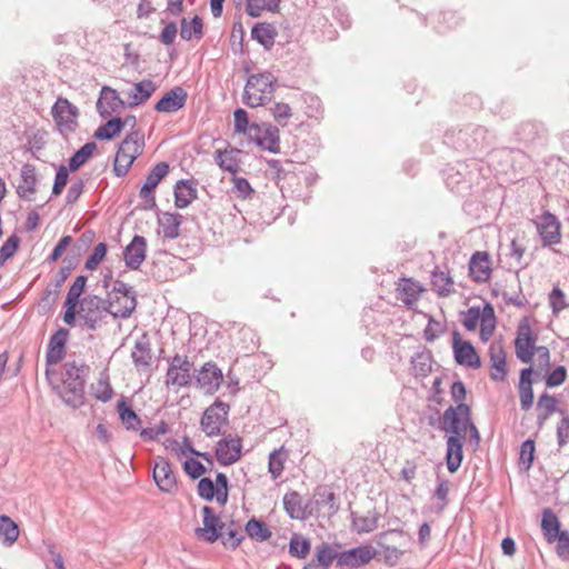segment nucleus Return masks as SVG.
Here are the masks:
<instances>
[{"mask_svg":"<svg viewBox=\"0 0 569 569\" xmlns=\"http://www.w3.org/2000/svg\"><path fill=\"white\" fill-rule=\"evenodd\" d=\"M537 321L531 317H522L517 326L515 353L522 363H530L529 375L546 376L550 369V350L538 346Z\"/></svg>","mask_w":569,"mask_h":569,"instance_id":"nucleus-1","label":"nucleus"},{"mask_svg":"<svg viewBox=\"0 0 569 569\" xmlns=\"http://www.w3.org/2000/svg\"><path fill=\"white\" fill-rule=\"evenodd\" d=\"M90 373V367L83 362L67 361L63 363L61 373V385H54L53 391L62 399V401L78 409L84 405L86 400V382Z\"/></svg>","mask_w":569,"mask_h":569,"instance_id":"nucleus-2","label":"nucleus"},{"mask_svg":"<svg viewBox=\"0 0 569 569\" xmlns=\"http://www.w3.org/2000/svg\"><path fill=\"white\" fill-rule=\"evenodd\" d=\"M277 86L278 80L270 71L250 74L246 81L242 102L249 108L266 106L271 101Z\"/></svg>","mask_w":569,"mask_h":569,"instance_id":"nucleus-3","label":"nucleus"},{"mask_svg":"<svg viewBox=\"0 0 569 569\" xmlns=\"http://www.w3.org/2000/svg\"><path fill=\"white\" fill-rule=\"evenodd\" d=\"M144 149V134L141 130L129 132L118 146L113 161V172L117 177H124L134 160L142 154Z\"/></svg>","mask_w":569,"mask_h":569,"instance_id":"nucleus-4","label":"nucleus"},{"mask_svg":"<svg viewBox=\"0 0 569 569\" xmlns=\"http://www.w3.org/2000/svg\"><path fill=\"white\" fill-rule=\"evenodd\" d=\"M462 326L468 331H475L479 327V338L482 342H487L493 336L497 327V318L491 303L486 302L483 307L472 306L462 312Z\"/></svg>","mask_w":569,"mask_h":569,"instance_id":"nucleus-5","label":"nucleus"},{"mask_svg":"<svg viewBox=\"0 0 569 569\" xmlns=\"http://www.w3.org/2000/svg\"><path fill=\"white\" fill-rule=\"evenodd\" d=\"M443 429L450 436L466 439L468 429L478 438V430L471 423L470 408L465 403H459L456 408H448L442 417Z\"/></svg>","mask_w":569,"mask_h":569,"instance_id":"nucleus-6","label":"nucleus"},{"mask_svg":"<svg viewBox=\"0 0 569 569\" xmlns=\"http://www.w3.org/2000/svg\"><path fill=\"white\" fill-rule=\"evenodd\" d=\"M51 116L56 123L57 130L63 138H68L69 133L74 132L79 126L78 118L80 111L78 107L71 103L64 97H58L51 107Z\"/></svg>","mask_w":569,"mask_h":569,"instance_id":"nucleus-7","label":"nucleus"},{"mask_svg":"<svg viewBox=\"0 0 569 569\" xmlns=\"http://www.w3.org/2000/svg\"><path fill=\"white\" fill-rule=\"evenodd\" d=\"M230 406L219 398L203 411L200 428L208 437L223 435L222 427L229 423Z\"/></svg>","mask_w":569,"mask_h":569,"instance_id":"nucleus-8","label":"nucleus"},{"mask_svg":"<svg viewBox=\"0 0 569 569\" xmlns=\"http://www.w3.org/2000/svg\"><path fill=\"white\" fill-rule=\"evenodd\" d=\"M170 166L166 161L156 163L148 172L144 183L141 186L139 196L143 203L139 207L149 211L157 209L156 189L164 177L169 173Z\"/></svg>","mask_w":569,"mask_h":569,"instance_id":"nucleus-9","label":"nucleus"},{"mask_svg":"<svg viewBox=\"0 0 569 569\" xmlns=\"http://www.w3.org/2000/svg\"><path fill=\"white\" fill-rule=\"evenodd\" d=\"M201 512L203 527L196 528L194 536L198 540L214 543L222 537V530L226 529L227 525L221 521L220 517L210 506H203Z\"/></svg>","mask_w":569,"mask_h":569,"instance_id":"nucleus-10","label":"nucleus"},{"mask_svg":"<svg viewBox=\"0 0 569 569\" xmlns=\"http://www.w3.org/2000/svg\"><path fill=\"white\" fill-rule=\"evenodd\" d=\"M452 351L458 365L473 370L481 368L482 361L476 348L470 341L463 340L459 332L452 336Z\"/></svg>","mask_w":569,"mask_h":569,"instance_id":"nucleus-11","label":"nucleus"},{"mask_svg":"<svg viewBox=\"0 0 569 569\" xmlns=\"http://www.w3.org/2000/svg\"><path fill=\"white\" fill-rule=\"evenodd\" d=\"M489 378L493 382H505L509 373L507 351L500 341H493L488 348Z\"/></svg>","mask_w":569,"mask_h":569,"instance_id":"nucleus-12","label":"nucleus"},{"mask_svg":"<svg viewBox=\"0 0 569 569\" xmlns=\"http://www.w3.org/2000/svg\"><path fill=\"white\" fill-rule=\"evenodd\" d=\"M152 478L158 489L164 493L173 495L178 490L177 477L170 461L164 457H156Z\"/></svg>","mask_w":569,"mask_h":569,"instance_id":"nucleus-13","label":"nucleus"},{"mask_svg":"<svg viewBox=\"0 0 569 569\" xmlns=\"http://www.w3.org/2000/svg\"><path fill=\"white\" fill-rule=\"evenodd\" d=\"M376 556V549L370 545L358 546L340 552L338 567L357 569L369 563Z\"/></svg>","mask_w":569,"mask_h":569,"instance_id":"nucleus-14","label":"nucleus"},{"mask_svg":"<svg viewBox=\"0 0 569 569\" xmlns=\"http://www.w3.org/2000/svg\"><path fill=\"white\" fill-rule=\"evenodd\" d=\"M536 227L543 246L560 243L561 223L555 214L543 212L536 221Z\"/></svg>","mask_w":569,"mask_h":569,"instance_id":"nucleus-15","label":"nucleus"},{"mask_svg":"<svg viewBox=\"0 0 569 569\" xmlns=\"http://www.w3.org/2000/svg\"><path fill=\"white\" fill-rule=\"evenodd\" d=\"M214 456L221 466H231L242 456V439L229 435L217 442Z\"/></svg>","mask_w":569,"mask_h":569,"instance_id":"nucleus-16","label":"nucleus"},{"mask_svg":"<svg viewBox=\"0 0 569 569\" xmlns=\"http://www.w3.org/2000/svg\"><path fill=\"white\" fill-rule=\"evenodd\" d=\"M469 277L477 283H487L492 277V259L487 251H476L469 260Z\"/></svg>","mask_w":569,"mask_h":569,"instance_id":"nucleus-17","label":"nucleus"},{"mask_svg":"<svg viewBox=\"0 0 569 569\" xmlns=\"http://www.w3.org/2000/svg\"><path fill=\"white\" fill-rule=\"evenodd\" d=\"M69 336V330L63 327H59L51 335L47 346L46 365H58L64 359Z\"/></svg>","mask_w":569,"mask_h":569,"instance_id":"nucleus-18","label":"nucleus"},{"mask_svg":"<svg viewBox=\"0 0 569 569\" xmlns=\"http://www.w3.org/2000/svg\"><path fill=\"white\" fill-rule=\"evenodd\" d=\"M131 359L138 372H148L151 370L152 351L148 332H143L136 340L131 350Z\"/></svg>","mask_w":569,"mask_h":569,"instance_id":"nucleus-19","label":"nucleus"},{"mask_svg":"<svg viewBox=\"0 0 569 569\" xmlns=\"http://www.w3.org/2000/svg\"><path fill=\"white\" fill-rule=\"evenodd\" d=\"M123 261L128 269L138 270L147 257V239L134 234L123 249Z\"/></svg>","mask_w":569,"mask_h":569,"instance_id":"nucleus-20","label":"nucleus"},{"mask_svg":"<svg viewBox=\"0 0 569 569\" xmlns=\"http://www.w3.org/2000/svg\"><path fill=\"white\" fill-rule=\"evenodd\" d=\"M188 99L187 91L176 86L167 91L153 106L157 112L173 113L182 109Z\"/></svg>","mask_w":569,"mask_h":569,"instance_id":"nucleus-21","label":"nucleus"},{"mask_svg":"<svg viewBox=\"0 0 569 569\" xmlns=\"http://www.w3.org/2000/svg\"><path fill=\"white\" fill-rule=\"evenodd\" d=\"M260 126L261 131L250 133V140L263 150L278 153L280 151V131L278 127L264 122Z\"/></svg>","mask_w":569,"mask_h":569,"instance_id":"nucleus-22","label":"nucleus"},{"mask_svg":"<svg viewBox=\"0 0 569 569\" xmlns=\"http://www.w3.org/2000/svg\"><path fill=\"white\" fill-rule=\"evenodd\" d=\"M223 381V373L218 366L212 362H206L196 376V382L199 387L206 388V392L213 395Z\"/></svg>","mask_w":569,"mask_h":569,"instance_id":"nucleus-23","label":"nucleus"},{"mask_svg":"<svg viewBox=\"0 0 569 569\" xmlns=\"http://www.w3.org/2000/svg\"><path fill=\"white\" fill-rule=\"evenodd\" d=\"M126 102L120 98L117 90L104 86L100 91V97L97 101V111L103 119L111 117L112 112L123 108Z\"/></svg>","mask_w":569,"mask_h":569,"instance_id":"nucleus-24","label":"nucleus"},{"mask_svg":"<svg viewBox=\"0 0 569 569\" xmlns=\"http://www.w3.org/2000/svg\"><path fill=\"white\" fill-rule=\"evenodd\" d=\"M174 206L184 209L198 198L197 181L194 179H180L173 186Z\"/></svg>","mask_w":569,"mask_h":569,"instance_id":"nucleus-25","label":"nucleus"},{"mask_svg":"<svg viewBox=\"0 0 569 569\" xmlns=\"http://www.w3.org/2000/svg\"><path fill=\"white\" fill-rule=\"evenodd\" d=\"M431 290L439 297H448L455 292V281L447 267L436 268L431 273Z\"/></svg>","mask_w":569,"mask_h":569,"instance_id":"nucleus-26","label":"nucleus"},{"mask_svg":"<svg viewBox=\"0 0 569 569\" xmlns=\"http://www.w3.org/2000/svg\"><path fill=\"white\" fill-rule=\"evenodd\" d=\"M36 166L31 163H24L21 168L20 178L21 183L17 187V194L19 198L23 200L31 201L32 198H30L28 194H33L37 192V172H36Z\"/></svg>","mask_w":569,"mask_h":569,"instance_id":"nucleus-27","label":"nucleus"},{"mask_svg":"<svg viewBox=\"0 0 569 569\" xmlns=\"http://www.w3.org/2000/svg\"><path fill=\"white\" fill-rule=\"evenodd\" d=\"M111 292L120 293L130 300L129 305L124 306L120 310H117L116 313H112V317L114 319H117V318L128 319L129 317H131V315L133 313V311L136 310V308L138 306L137 292L133 290V288L130 287L129 284L124 283L122 280L118 279L114 281V286H113Z\"/></svg>","mask_w":569,"mask_h":569,"instance_id":"nucleus-28","label":"nucleus"},{"mask_svg":"<svg viewBox=\"0 0 569 569\" xmlns=\"http://www.w3.org/2000/svg\"><path fill=\"white\" fill-rule=\"evenodd\" d=\"M283 509L291 519L306 520L312 512L302 508V497L298 491H288L282 499Z\"/></svg>","mask_w":569,"mask_h":569,"instance_id":"nucleus-29","label":"nucleus"},{"mask_svg":"<svg viewBox=\"0 0 569 569\" xmlns=\"http://www.w3.org/2000/svg\"><path fill=\"white\" fill-rule=\"evenodd\" d=\"M117 412L123 427L129 431H138L142 420L128 402L127 398L121 397L117 402Z\"/></svg>","mask_w":569,"mask_h":569,"instance_id":"nucleus-30","label":"nucleus"},{"mask_svg":"<svg viewBox=\"0 0 569 569\" xmlns=\"http://www.w3.org/2000/svg\"><path fill=\"white\" fill-rule=\"evenodd\" d=\"M277 34L276 27L269 22H257L251 28V38L266 50H270L273 47Z\"/></svg>","mask_w":569,"mask_h":569,"instance_id":"nucleus-31","label":"nucleus"},{"mask_svg":"<svg viewBox=\"0 0 569 569\" xmlns=\"http://www.w3.org/2000/svg\"><path fill=\"white\" fill-rule=\"evenodd\" d=\"M532 378L529 375V369H522L519 375L518 393L520 406L523 411H529L533 405V388Z\"/></svg>","mask_w":569,"mask_h":569,"instance_id":"nucleus-32","label":"nucleus"},{"mask_svg":"<svg viewBox=\"0 0 569 569\" xmlns=\"http://www.w3.org/2000/svg\"><path fill=\"white\" fill-rule=\"evenodd\" d=\"M463 440L453 436H449L447 440L446 462L450 472H456L461 466Z\"/></svg>","mask_w":569,"mask_h":569,"instance_id":"nucleus-33","label":"nucleus"},{"mask_svg":"<svg viewBox=\"0 0 569 569\" xmlns=\"http://www.w3.org/2000/svg\"><path fill=\"white\" fill-rule=\"evenodd\" d=\"M558 399L547 392L542 393L537 401L536 412H537V423L539 427H542L546 421L556 413L558 409Z\"/></svg>","mask_w":569,"mask_h":569,"instance_id":"nucleus-34","label":"nucleus"},{"mask_svg":"<svg viewBox=\"0 0 569 569\" xmlns=\"http://www.w3.org/2000/svg\"><path fill=\"white\" fill-rule=\"evenodd\" d=\"M204 36L203 21L198 14L190 20L182 18L180 21V37L189 41L191 39L201 40Z\"/></svg>","mask_w":569,"mask_h":569,"instance_id":"nucleus-35","label":"nucleus"},{"mask_svg":"<svg viewBox=\"0 0 569 569\" xmlns=\"http://www.w3.org/2000/svg\"><path fill=\"white\" fill-rule=\"evenodd\" d=\"M183 217L178 212H163L158 219L159 226L163 229V237L167 239H177L180 236V226Z\"/></svg>","mask_w":569,"mask_h":569,"instance_id":"nucleus-36","label":"nucleus"},{"mask_svg":"<svg viewBox=\"0 0 569 569\" xmlns=\"http://www.w3.org/2000/svg\"><path fill=\"white\" fill-rule=\"evenodd\" d=\"M241 150L237 148H230V150H216L214 151V160L217 164L227 172L236 174L239 170V159L237 154H239Z\"/></svg>","mask_w":569,"mask_h":569,"instance_id":"nucleus-37","label":"nucleus"},{"mask_svg":"<svg viewBox=\"0 0 569 569\" xmlns=\"http://www.w3.org/2000/svg\"><path fill=\"white\" fill-rule=\"evenodd\" d=\"M20 536L19 525L9 516H0V540L3 546L11 547Z\"/></svg>","mask_w":569,"mask_h":569,"instance_id":"nucleus-38","label":"nucleus"},{"mask_svg":"<svg viewBox=\"0 0 569 569\" xmlns=\"http://www.w3.org/2000/svg\"><path fill=\"white\" fill-rule=\"evenodd\" d=\"M244 531L248 537L257 542H263L271 538L272 531L268 525L256 517L250 518L246 526Z\"/></svg>","mask_w":569,"mask_h":569,"instance_id":"nucleus-39","label":"nucleus"},{"mask_svg":"<svg viewBox=\"0 0 569 569\" xmlns=\"http://www.w3.org/2000/svg\"><path fill=\"white\" fill-rule=\"evenodd\" d=\"M121 124L120 116L108 118V120L93 132V138L100 141H111L121 133Z\"/></svg>","mask_w":569,"mask_h":569,"instance_id":"nucleus-40","label":"nucleus"},{"mask_svg":"<svg viewBox=\"0 0 569 569\" xmlns=\"http://www.w3.org/2000/svg\"><path fill=\"white\" fill-rule=\"evenodd\" d=\"M96 150V142H86L68 159L67 167L70 169L71 172L78 171L92 157Z\"/></svg>","mask_w":569,"mask_h":569,"instance_id":"nucleus-41","label":"nucleus"},{"mask_svg":"<svg viewBox=\"0 0 569 569\" xmlns=\"http://www.w3.org/2000/svg\"><path fill=\"white\" fill-rule=\"evenodd\" d=\"M398 298L408 307H411L417 300L423 288L412 279H402V283L398 287Z\"/></svg>","mask_w":569,"mask_h":569,"instance_id":"nucleus-42","label":"nucleus"},{"mask_svg":"<svg viewBox=\"0 0 569 569\" xmlns=\"http://www.w3.org/2000/svg\"><path fill=\"white\" fill-rule=\"evenodd\" d=\"M281 0H247L246 12L251 18H258L263 10L278 12Z\"/></svg>","mask_w":569,"mask_h":569,"instance_id":"nucleus-43","label":"nucleus"},{"mask_svg":"<svg viewBox=\"0 0 569 569\" xmlns=\"http://www.w3.org/2000/svg\"><path fill=\"white\" fill-rule=\"evenodd\" d=\"M541 529L549 543L555 542L557 536L562 532L557 516L550 510H546L542 515Z\"/></svg>","mask_w":569,"mask_h":569,"instance_id":"nucleus-44","label":"nucleus"},{"mask_svg":"<svg viewBox=\"0 0 569 569\" xmlns=\"http://www.w3.org/2000/svg\"><path fill=\"white\" fill-rule=\"evenodd\" d=\"M288 550L290 556L306 559L311 550V541L299 533H293L289 540Z\"/></svg>","mask_w":569,"mask_h":569,"instance_id":"nucleus-45","label":"nucleus"},{"mask_svg":"<svg viewBox=\"0 0 569 569\" xmlns=\"http://www.w3.org/2000/svg\"><path fill=\"white\" fill-rule=\"evenodd\" d=\"M234 120V132L246 134L252 132H260L261 126L253 122H249L248 112L242 108H237L233 112Z\"/></svg>","mask_w":569,"mask_h":569,"instance_id":"nucleus-46","label":"nucleus"},{"mask_svg":"<svg viewBox=\"0 0 569 569\" xmlns=\"http://www.w3.org/2000/svg\"><path fill=\"white\" fill-rule=\"evenodd\" d=\"M352 528L357 532H371L378 527L379 515L373 510L371 516H358L356 511L350 512Z\"/></svg>","mask_w":569,"mask_h":569,"instance_id":"nucleus-47","label":"nucleus"},{"mask_svg":"<svg viewBox=\"0 0 569 569\" xmlns=\"http://www.w3.org/2000/svg\"><path fill=\"white\" fill-rule=\"evenodd\" d=\"M340 552L335 550L328 542H321L316 547L315 550V563L317 566H331V563L336 560L338 563Z\"/></svg>","mask_w":569,"mask_h":569,"instance_id":"nucleus-48","label":"nucleus"},{"mask_svg":"<svg viewBox=\"0 0 569 569\" xmlns=\"http://www.w3.org/2000/svg\"><path fill=\"white\" fill-rule=\"evenodd\" d=\"M411 372L417 382H421L425 387L423 380L427 377V355L425 350L417 351L411 356Z\"/></svg>","mask_w":569,"mask_h":569,"instance_id":"nucleus-49","label":"nucleus"},{"mask_svg":"<svg viewBox=\"0 0 569 569\" xmlns=\"http://www.w3.org/2000/svg\"><path fill=\"white\" fill-rule=\"evenodd\" d=\"M287 458V455L283 451V448L273 450L269 455V461H268V470L271 475V478L273 480L278 479L284 469V460Z\"/></svg>","mask_w":569,"mask_h":569,"instance_id":"nucleus-50","label":"nucleus"},{"mask_svg":"<svg viewBox=\"0 0 569 569\" xmlns=\"http://www.w3.org/2000/svg\"><path fill=\"white\" fill-rule=\"evenodd\" d=\"M102 306L103 299L97 295H88L86 296L81 303L78 313L89 315V316H98L102 315Z\"/></svg>","mask_w":569,"mask_h":569,"instance_id":"nucleus-51","label":"nucleus"},{"mask_svg":"<svg viewBox=\"0 0 569 569\" xmlns=\"http://www.w3.org/2000/svg\"><path fill=\"white\" fill-rule=\"evenodd\" d=\"M548 302L553 316H558L561 311L569 307L567 296L559 286H555L548 296Z\"/></svg>","mask_w":569,"mask_h":569,"instance_id":"nucleus-52","label":"nucleus"},{"mask_svg":"<svg viewBox=\"0 0 569 569\" xmlns=\"http://www.w3.org/2000/svg\"><path fill=\"white\" fill-rule=\"evenodd\" d=\"M318 499L317 503L320 506H328L329 507V515H335L339 510V503L337 502V497L335 492L328 490L326 487L319 486L316 488L315 493Z\"/></svg>","mask_w":569,"mask_h":569,"instance_id":"nucleus-53","label":"nucleus"},{"mask_svg":"<svg viewBox=\"0 0 569 569\" xmlns=\"http://www.w3.org/2000/svg\"><path fill=\"white\" fill-rule=\"evenodd\" d=\"M21 243V239L16 234H11L0 247V268L11 258L14 257Z\"/></svg>","mask_w":569,"mask_h":569,"instance_id":"nucleus-54","label":"nucleus"},{"mask_svg":"<svg viewBox=\"0 0 569 569\" xmlns=\"http://www.w3.org/2000/svg\"><path fill=\"white\" fill-rule=\"evenodd\" d=\"M108 252V244L106 242H99L89 254L84 262V269L96 270L98 266L104 260Z\"/></svg>","mask_w":569,"mask_h":569,"instance_id":"nucleus-55","label":"nucleus"},{"mask_svg":"<svg viewBox=\"0 0 569 569\" xmlns=\"http://www.w3.org/2000/svg\"><path fill=\"white\" fill-rule=\"evenodd\" d=\"M70 172V169L64 164H60L59 167H57L51 190L52 197H58L62 193L63 189L68 183Z\"/></svg>","mask_w":569,"mask_h":569,"instance_id":"nucleus-56","label":"nucleus"},{"mask_svg":"<svg viewBox=\"0 0 569 569\" xmlns=\"http://www.w3.org/2000/svg\"><path fill=\"white\" fill-rule=\"evenodd\" d=\"M219 540L227 549L236 550L244 540V536L237 528H226Z\"/></svg>","mask_w":569,"mask_h":569,"instance_id":"nucleus-57","label":"nucleus"},{"mask_svg":"<svg viewBox=\"0 0 569 569\" xmlns=\"http://www.w3.org/2000/svg\"><path fill=\"white\" fill-rule=\"evenodd\" d=\"M182 468L187 476L192 480H200V478H202L207 472L206 466L200 460L192 457L184 460Z\"/></svg>","mask_w":569,"mask_h":569,"instance_id":"nucleus-58","label":"nucleus"},{"mask_svg":"<svg viewBox=\"0 0 569 569\" xmlns=\"http://www.w3.org/2000/svg\"><path fill=\"white\" fill-rule=\"evenodd\" d=\"M243 38H244V29L242 27L241 21H236L232 26V31L230 36V44L233 53L243 54Z\"/></svg>","mask_w":569,"mask_h":569,"instance_id":"nucleus-59","label":"nucleus"},{"mask_svg":"<svg viewBox=\"0 0 569 569\" xmlns=\"http://www.w3.org/2000/svg\"><path fill=\"white\" fill-rule=\"evenodd\" d=\"M198 496L203 500L210 502L217 497L214 482L209 477H202L197 485Z\"/></svg>","mask_w":569,"mask_h":569,"instance_id":"nucleus-60","label":"nucleus"},{"mask_svg":"<svg viewBox=\"0 0 569 569\" xmlns=\"http://www.w3.org/2000/svg\"><path fill=\"white\" fill-rule=\"evenodd\" d=\"M60 293V289L52 287L50 283L42 292V296L39 301V308L43 310V315L49 312L52 306L56 303L57 298Z\"/></svg>","mask_w":569,"mask_h":569,"instance_id":"nucleus-61","label":"nucleus"},{"mask_svg":"<svg viewBox=\"0 0 569 569\" xmlns=\"http://www.w3.org/2000/svg\"><path fill=\"white\" fill-rule=\"evenodd\" d=\"M132 90L139 94V100L137 102H146L157 90V86L152 80L144 79L134 83Z\"/></svg>","mask_w":569,"mask_h":569,"instance_id":"nucleus-62","label":"nucleus"},{"mask_svg":"<svg viewBox=\"0 0 569 569\" xmlns=\"http://www.w3.org/2000/svg\"><path fill=\"white\" fill-rule=\"evenodd\" d=\"M271 114L278 124H280L281 127H286L288 124L289 119L292 116V112L288 103L276 102L273 108L271 109Z\"/></svg>","mask_w":569,"mask_h":569,"instance_id":"nucleus-63","label":"nucleus"},{"mask_svg":"<svg viewBox=\"0 0 569 569\" xmlns=\"http://www.w3.org/2000/svg\"><path fill=\"white\" fill-rule=\"evenodd\" d=\"M536 446L531 439L526 440L520 448L519 462L528 470L535 460Z\"/></svg>","mask_w":569,"mask_h":569,"instance_id":"nucleus-64","label":"nucleus"}]
</instances>
